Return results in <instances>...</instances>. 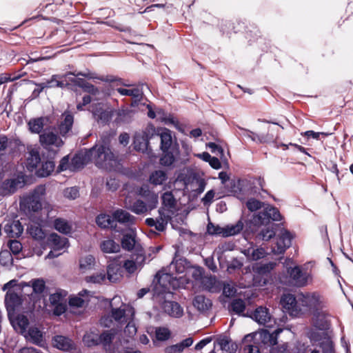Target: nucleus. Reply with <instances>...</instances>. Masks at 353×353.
Returning a JSON list of instances; mask_svg holds the SVG:
<instances>
[{
    "label": "nucleus",
    "instance_id": "ddd939ff",
    "mask_svg": "<svg viewBox=\"0 0 353 353\" xmlns=\"http://www.w3.org/2000/svg\"><path fill=\"white\" fill-rule=\"evenodd\" d=\"M108 341H111V336L109 335V332H102L100 335L98 332H86L83 338L84 344L88 347L101 343L105 350L108 344Z\"/></svg>",
    "mask_w": 353,
    "mask_h": 353
},
{
    "label": "nucleus",
    "instance_id": "f03ea898",
    "mask_svg": "<svg viewBox=\"0 0 353 353\" xmlns=\"http://www.w3.org/2000/svg\"><path fill=\"white\" fill-rule=\"evenodd\" d=\"M87 156L88 159L93 161L97 168L107 171L114 170L119 163L118 154L106 140L90 148L87 151Z\"/></svg>",
    "mask_w": 353,
    "mask_h": 353
},
{
    "label": "nucleus",
    "instance_id": "37998d69",
    "mask_svg": "<svg viewBox=\"0 0 353 353\" xmlns=\"http://www.w3.org/2000/svg\"><path fill=\"white\" fill-rule=\"evenodd\" d=\"M55 163L53 161H46L41 163V166L39 168L36 173L40 177H46L49 176L54 170Z\"/></svg>",
    "mask_w": 353,
    "mask_h": 353
},
{
    "label": "nucleus",
    "instance_id": "c03bdc74",
    "mask_svg": "<svg viewBox=\"0 0 353 353\" xmlns=\"http://www.w3.org/2000/svg\"><path fill=\"white\" fill-rule=\"evenodd\" d=\"M135 234L133 233H125L121 238V243L124 250L131 251L134 249L136 243Z\"/></svg>",
    "mask_w": 353,
    "mask_h": 353
},
{
    "label": "nucleus",
    "instance_id": "a878e982",
    "mask_svg": "<svg viewBox=\"0 0 353 353\" xmlns=\"http://www.w3.org/2000/svg\"><path fill=\"white\" fill-rule=\"evenodd\" d=\"M163 307L164 311L171 316L180 317L183 314V308L177 302L165 301Z\"/></svg>",
    "mask_w": 353,
    "mask_h": 353
},
{
    "label": "nucleus",
    "instance_id": "6e6552de",
    "mask_svg": "<svg viewBox=\"0 0 353 353\" xmlns=\"http://www.w3.org/2000/svg\"><path fill=\"white\" fill-rule=\"evenodd\" d=\"M45 193V185H38L31 194L23 199L20 203L21 206H23L29 211L34 212H38L41 209V199Z\"/></svg>",
    "mask_w": 353,
    "mask_h": 353
},
{
    "label": "nucleus",
    "instance_id": "603ef678",
    "mask_svg": "<svg viewBox=\"0 0 353 353\" xmlns=\"http://www.w3.org/2000/svg\"><path fill=\"white\" fill-rule=\"evenodd\" d=\"M162 204L165 207L174 208L176 206V201L172 192H164L161 196Z\"/></svg>",
    "mask_w": 353,
    "mask_h": 353
},
{
    "label": "nucleus",
    "instance_id": "bb28decb",
    "mask_svg": "<svg viewBox=\"0 0 353 353\" xmlns=\"http://www.w3.org/2000/svg\"><path fill=\"white\" fill-rule=\"evenodd\" d=\"M245 308L246 305L245 301L239 298L234 299L228 306V309L231 313H234L239 316H249L248 315H245L243 313Z\"/></svg>",
    "mask_w": 353,
    "mask_h": 353
},
{
    "label": "nucleus",
    "instance_id": "8fccbe9b",
    "mask_svg": "<svg viewBox=\"0 0 353 353\" xmlns=\"http://www.w3.org/2000/svg\"><path fill=\"white\" fill-rule=\"evenodd\" d=\"M129 209L136 214H143L148 211V206L143 201L137 199L131 205Z\"/></svg>",
    "mask_w": 353,
    "mask_h": 353
},
{
    "label": "nucleus",
    "instance_id": "338daca9",
    "mask_svg": "<svg viewBox=\"0 0 353 353\" xmlns=\"http://www.w3.org/2000/svg\"><path fill=\"white\" fill-rule=\"evenodd\" d=\"M12 256L8 251H1L0 252V263L3 265H8L12 261Z\"/></svg>",
    "mask_w": 353,
    "mask_h": 353
},
{
    "label": "nucleus",
    "instance_id": "4d7b16f0",
    "mask_svg": "<svg viewBox=\"0 0 353 353\" xmlns=\"http://www.w3.org/2000/svg\"><path fill=\"white\" fill-rule=\"evenodd\" d=\"M320 346L322 348V353H336L334 344L330 337H325L320 343Z\"/></svg>",
    "mask_w": 353,
    "mask_h": 353
},
{
    "label": "nucleus",
    "instance_id": "de8ad7c7",
    "mask_svg": "<svg viewBox=\"0 0 353 353\" xmlns=\"http://www.w3.org/2000/svg\"><path fill=\"white\" fill-rule=\"evenodd\" d=\"M46 118L39 117L30 119L28 123L30 130L33 133L39 134L41 132L45 124Z\"/></svg>",
    "mask_w": 353,
    "mask_h": 353
},
{
    "label": "nucleus",
    "instance_id": "9d476101",
    "mask_svg": "<svg viewBox=\"0 0 353 353\" xmlns=\"http://www.w3.org/2000/svg\"><path fill=\"white\" fill-rule=\"evenodd\" d=\"M300 301H301L302 314L307 310H313L314 313L321 311L322 305L319 294L313 293L304 295L301 294Z\"/></svg>",
    "mask_w": 353,
    "mask_h": 353
},
{
    "label": "nucleus",
    "instance_id": "bf43d9fd",
    "mask_svg": "<svg viewBox=\"0 0 353 353\" xmlns=\"http://www.w3.org/2000/svg\"><path fill=\"white\" fill-rule=\"evenodd\" d=\"M31 282L33 292L36 294H41L44 291L46 285L42 279H33Z\"/></svg>",
    "mask_w": 353,
    "mask_h": 353
},
{
    "label": "nucleus",
    "instance_id": "f704fd0d",
    "mask_svg": "<svg viewBox=\"0 0 353 353\" xmlns=\"http://www.w3.org/2000/svg\"><path fill=\"white\" fill-rule=\"evenodd\" d=\"M101 250L103 253H117L121 250V245L112 239H106L100 243Z\"/></svg>",
    "mask_w": 353,
    "mask_h": 353
},
{
    "label": "nucleus",
    "instance_id": "0e129e2a",
    "mask_svg": "<svg viewBox=\"0 0 353 353\" xmlns=\"http://www.w3.org/2000/svg\"><path fill=\"white\" fill-rule=\"evenodd\" d=\"M59 77V75H52L51 79L49 80H47V85H49V88H64L66 85V83H65L63 81L58 80V78Z\"/></svg>",
    "mask_w": 353,
    "mask_h": 353
},
{
    "label": "nucleus",
    "instance_id": "052dcab7",
    "mask_svg": "<svg viewBox=\"0 0 353 353\" xmlns=\"http://www.w3.org/2000/svg\"><path fill=\"white\" fill-rule=\"evenodd\" d=\"M8 248L10 252L14 254L17 255L21 252L23 246L21 242L16 239H10L8 242Z\"/></svg>",
    "mask_w": 353,
    "mask_h": 353
},
{
    "label": "nucleus",
    "instance_id": "dca6fc26",
    "mask_svg": "<svg viewBox=\"0 0 353 353\" xmlns=\"http://www.w3.org/2000/svg\"><path fill=\"white\" fill-rule=\"evenodd\" d=\"M288 272L296 286L302 287L307 284L309 275L306 272H303L299 266L288 268Z\"/></svg>",
    "mask_w": 353,
    "mask_h": 353
},
{
    "label": "nucleus",
    "instance_id": "4468645a",
    "mask_svg": "<svg viewBox=\"0 0 353 353\" xmlns=\"http://www.w3.org/2000/svg\"><path fill=\"white\" fill-rule=\"evenodd\" d=\"M332 317L323 311L314 313L312 324L317 331H329L332 328Z\"/></svg>",
    "mask_w": 353,
    "mask_h": 353
},
{
    "label": "nucleus",
    "instance_id": "680f3d73",
    "mask_svg": "<svg viewBox=\"0 0 353 353\" xmlns=\"http://www.w3.org/2000/svg\"><path fill=\"white\" fill-rule=\"evenodd\" d=\"M63 195L67 199H76L79 196V188L76 186L68 188L64 190Z\"/></svg>",
    "mask_w": 353,
    "mask_h": 353
},
{
    "label": "nucleus",
    "instance_id": "393cba45",
    "mask_svg": "<svg viewBox=\"0 0 353 353\" xmlns=\"http://www.w3.org/2000/svg\"><path fill=\"white\" fill-rule=\"evenodd\" d=\"M49 244L51 245L53 250L60 251L66 247L68 240L65 237H61L57 233H52L48 239Z\"/></svg>",
    "mask_w": 353,
    "mask_h": 353
},
{
    "label": "nucleus",
    "instance_id": "a19ab883",
    "mask_svg": "<svg viewBox=\"0 0 353 353\" xmlns=\"http://www.w3.org/2000/svg\"><path fill=\"white\" fill-rule=\"evenodd\" d=\"M86 159H88L87 152L85 155L76 154L71 159L70 170L74 172L83 168L85 165Z\"/></svg>",
    "mask_w": 353,
    "mask_h": 353
},
{
    "label": "nucleus",
    "instance_id": "ea45409f",
    "mask_svg": "<svg viewBox=\"0 0 353 353\" xmlns=\"http://www.w3.org/2000/svg\"><path fill=\"white\" fill-rule=\"evenodd\" d=\"M68 74H72L75 77L82 76V77H84L89 79H99L102 81H105V82H114V81H117V79L113 76H106L105 77H99L97 75L96 73L90 72H79L77 74H75L74 72H69L67 75H68Z\"/></svg>",
    "mask_w": 353,
    "mask_h": 353
},
{
    "label": "nucleus",
    "instance_id": "39448f33",
    "mask_svg": "<svg viewBox=\"0 0 353 353\" xmlns=\"http://www.w3.org/2000/svg\"><path fill=\"white\" fill-rule=\"evenodd\" d=\"M126 332H109L111 341H108L106 351L110 353H141L140 351H133L131 347V341L127 338Z\"/></svg>",
    "mask_w": 353,
    "mask_h": 353
},
{
    "label": "nucleus",
    "instance_id": "b1692460",
    "mask_svg": "<svg viewBox=\"0 0 353 353\" xmlns=\"http://www.w3.org/2000/svg\"><path fill=\"white\" fill-rule=\"evenodd\" d=\"M90 291L83 290L79 292L77 296H70L68 303L72 307H82L85 302H88L89 299L85 298L89 294Z\"/></svg>",
    "mask_w": 353,
    "mask_h": 353
},
{
    "label": "nucleus",
    "instance_id": "c85d7f7f",
    "mask_svg": "<svg viewBox=\"0 0 353 353\" xmlns=\"http://www.w3.org/2000/svg\"><path fill=\"white\" fill-rule=\"evenodd\" d=\"M192 304L201 312H206L212 305L211 300L203 295H196L193 299Z\"/></svg>",
    "mask_w": 353,
    "mask_h": 353
},
{
    "label": "nucleus",
    "instance_id": "f257e3e1",
    "mask_svg": "<svg viewBox=\"0 0 353 353\" xmlns=\"http://www.w3.org/2000/svg\"><path fill=\"white\" fill-rule=\"evenodd\" d=\"M245 205L251 212L263 208L258 214H253L250 220V223L254 225H265V228L256 234V239L267 241L277 236L276 241L272 245V252L274 254H284L287 248L292 245V236L288 230L283 228L282 224L270 223L271 221L281 220L282 216L278 208L254 198L249 199Z\"/></svg>",
    "mask_w": 353,
    "mask_h": 353
},
{
    "label": "nucleus",
    "instance_id": "412c9836",
    "mask_svg": "<svg viewBox=\"0 0 353 353\" xmlns=\"http://www.w3.org/2000/svg\"><path fill=\"white\" fill-rule=\"evenodd\" d=\"M214 345L219 346L225 353H236L237 349V345L230 337L223 335L216 338Z\"/></svg>",
    "mask_w": 353,
    "mask_h": 353
},
{
    "label": "nucleus",
    "instance_id": "f8f14e48",
    "mask_svg": "<svg viewBox=\"0 0 353 353\" xmlns=\"http://www.w3.org/2000/svg\"><path fill=\"white\" fill-rule=\"evenodd\" d=\"M230 192L238 199L242 200L252 189V183L247 179L231 180L230 181Z\"/></svg>",
    "mask_w": 353,
    "mask_h": 353
},
{
    "label": "nucleus",
    "instance_id": "e2e57ef3",
    "mask_svg": "<svg viewBox=\"0 0 353 353\" xmlns=\"http://www.w3.org/2000/svg\"><path fill=\"white\" fill-rule=\"evenodd\" d=\"M275 267V263L270 262L261 264L256 267V270L260 274H266L270 273Z\"/></svg>",
    "mask_w": 353,
    "mask_h": 353
},
{
    "label": "nucleus",
    "instance_id": "7c9ffc66",
    "mask_svg": "<svg viewBox=\"0 0 353 353\" xmlns=\"http://www.w3.org/2000/svg\"><path fill=\"white\" fill-rule=\"evenodd\" d=\"M237 128L241 131L240 132H239V135L244 136V137H251V134H252L254 136H256L257 139H258V142H259L261 143L271 142L274 139V136L272 134H269V133H268L267 134H256V133H254V132H252V131H250L249 130L243 128H241L240 126H237Z\"/></svg>",
    "mask_w": 353,
    "mask_h": 353
},
{
    "label": "nucleus",
    "instance_id": "20e7f679",
    "mask_svg": "<svg viewBox=\"0 0 353 353\" xmlns=\"http://www.w3.org/2000/svg\"><path fill=\"white\" fill-rule=\"evenodd\" d=\"M110 315L121 325L125 324L123 331H138L139 326L135 318V310L131 305L122 304L119 307H112Z\"/></svg>",
    "mask_w": 353,
    "mask_h": 353
},
{
    "label": "nucleus",
    "instance_id": "0eeeda50",
    "mask_svg": "<svg viewBox=\"0 0 353 353\" xmlns=\"http://www.w3.org/2000/svg\"><path fill=\"white\" fill-rule=\"evenodd\" d=\"M249 316L259 325H262L268 328H272L277 325L274 331H283L285 329L290 330V328L282 327L277 323L276 319L270 314V310L265 306L257 307L251 312Z\"/></svg>",
    "mask_w": 353,
    "mask_h": 353
},
{
    "label": "nucleus",
    "instance_id": "72a5a7b5",
    "mask_svg": "<svg viewBox=\"0 0 353 353\" xmlns=\"http://www.w3.org/2000/svg\"><path fill=\"white\" fill-rule=\"evenodd\" d=\"M244 255L250 261H257L265 256L266 252L263 248H249L243 251Z\"/></svg>",
    "mask_w": 353,
    "mask_h": 353
},
{
    "label": "nucleus",
    "instance_id": "1a4fd4ad",
    "mask_svg": "<svg viewBox=\"0 0 353 353\" xmlns=\"http://www.w3.org/2000/svg\"><path fill=\"white\" fill-rule=\"evenodd\" d=\"M301 294L298 299L290 293L283 294L281 298V304L290 315L292 316H298L302 314Z\"/></svg>",
    "mask_w": 353,
    "mask_h": 353
},
{
    "label": "nucleus",
    "instance_id": "6ab92c4d",
    "mask_svg": "<svg viewBox=\"0 0 353 353\" xmlns=\"http://www.w3.org/2000/svg\"><path fill=\"white\" fill-rule=\"evenodd\" d=\"M74 123V117L70 112L65 111L62 114V121L59 125V132L62 137H68L70 134Z\"/></svg>",
    "mask_w": 353,
    "mask_h": 353
},
{
    "label": "nucleus",
    "instance_id": "58836bf2",
    "mask_svg": "<svg viewBox=\"0 0 353 353\" xmlns=\"http://www.w3.org/2000/svg\"><path fill=\"white\" fill-rule=\"evenodd\" d=\"M53 226L56 230L64 234H68L72 231V225L67 220L62 218L55 219Z\"/></svg>",
    "mask_w": 353,
    "mask_h": 353
},
{
    "label": "nucleus",
    "instance_id": "69168bd1",
    "mask_svg": "<svg viewBox=\"0 0 353 353\" xmlns=\"http://www.w3.org/2000/svg\"><path fill=\"white\" fill-rule=\"evenodd\" d=\"M105 274L103 272H100L87 276L85 278V281L88 283H101L105 280Z\"/></svg>",
    "mask_w": 353,
    "mask_h": 353
},
{
    "label": "nucleus",
    "instance_id": "2f4dec72",
    "mask_svg": "<svg viewBox=\"0 0 353 353\" xmlns=\"http://www.w3.org/2000/svg\"><path fill=\"white\" fill-rule=\"evenodd\" d=\"M26 339L40 347L46 345L45 335L43 332H23Z\"/></svg>",
    "mask_w": 353,
    "mask_h": 353
},
{
    "label": "nucleus",
    "instance_id": "49530a36",
    "mask_svg": "<svg viewBox=\"0 0 353 353\" xmlns=\"http://www.w3.org/2000/svg\"><path fill=\"white\" fill-rule=\"evenodd\" d=\"M260 339L264 345L273 346L277 343V336L279 332H259Z\"/></svg>",
    "mask_w": 353,
    "mask_h": 353
},
{
    "label": "nucleus",
    "instance_id": "2eb2a0df",
    "mask_svg": "<svg viewBox=\"0 0 353 353\" xmlns=\"http://www.w3.org/2000/svg\"><path fill=\"white\" fill-rule=\"evenodd\" d=\"M24 184L23 176L6 179L0 185V194L3 196L12 194L19 188H22Z\"/></svg>",
    "mask_w": 353,
    "mask_h": 353
},
{
    "label": "nucleus",
    "instance_id": "a18cd8bd",
    "mask_svg": "<svg viewBox=\"0 0 353 353\" xmlns=\"http://www.w3.org/2000/svg\"><path fill=\"white\" fill-rule=\"evenodd\" d=\"M243 229V223L239 220L235 224L227 225L224 227L225 237L236 235Z\"/></svg>",
    "mask_w": 353,
    "mask_h": 353
},
{
    "label": "nucleus",
    "instance_id": "864d4df0",
    "mask_svg": "<svg viewBox=\"0 0 353 353\" xmlns=\"http://www.w3.org/2000/svg\"><path fill=\"white\" fill-rule=\"evenodd\" d=\"M223 289L222 295L226 298H230L235 296L236 293V289L231 283L225 281H221L219 290Z\"/></svg>",
    "mask_w": 353,
    "mask_h": 353
},
{
    "label": "nucleus",
    "instance_id": "4be33fe9",
    "mask_svg": "<svg viewBox=\"0 0 353 353\" xmlns=\"http://www.w3.org/2000/svg\"><path fill=\"white\" fill-rule=\"evenodd\" d=\"M92 114L94 119L98 123L103 125L108 124L112 119L113 116V111L112 110H103L99 104L92 110Z\"/></svg>",
    "mask_w": 353,
    "mask_h": 353
},
{
    "label": "nucleus",
    "instance_id": "3c124183",
    "mask_svg": "<svg viewBox=\"0 0 353 353\" xmlns=\"http://www.w3.org/2000/svg\"><path fill=\"white\" fill-rule=\"evenodd\" d=\"M28 231L34 239L43 240L45 238V234L42 228L39 225H30L28 227Z\"/></svg>",
    "mask_w": 353,
    "mask_h": 353
},
{
    "label": "nucleus",
    "instance_id": "4c0bfd02",
    "mask_svg": "<svg viewBox=\"0 0 353 353\" xmlns=\"http://www.w3.org/2000/svg\"><path fill=\"white\" fill-rule=\"evenodd\" d=\"M41 162V157L37 150H32L29 152V156L26 159V167L30 172H32L37 168L38 164Z\"/></svg>",
    "mask_w": 353,
    "mask_h": 353
},
{
    "label": "nucleus",
    "instance_id": "13d9d810",
    "mask_svg": "<svg viewBox=\"0 0 353 353\" xmlns=\"http://www.w3.org/2000/svg\"><path fill=\"white\" fill-rule=\"evenodd\" d=\"M221 281H218L215 277H210L205 282L206 288L211 292H215L219 290Z\"/></svg>",
    "mask_w": 353,
    "mask_h": 353
},
{
    "label": "nucleus",
    "instance_id": "c9c22d12",
    "mask_svg": "<svg viewBox=\"0 0 353 353\" xmlns=\"http://www.w3.org/2000/svg\"><path fill=\"white\" fill-rule=\"evenodd\" d=\"M167 179V172L162 170L153 171L149 176V182L154 185H162Z\"/></svg>",
    "mask_w": 353,
    "mask_h": 353
},
{
    "label": "nucleus",
    "instance_id": "e433bc0d",
    "mask_svg": "<svg viewBox=\"0 0 353 353\" xmlns=\"http://www.w3.org/2000/svg\"><path fill=\"white\" fill-rule=\"evenodd\" d=\"M149 139L148 134L136 135L134 138V147L138 151H146L149 148Z\"/></svg>",
    "mask_w": 353,
    "mask_h": 353
},
{
    "label": "nucleus",
    "instance_id": "c756f323",
    "mask_svg": "<svg viewBox=\"0 0 353 353\" xmlns=\"http://www.w3.org/2000/svg\"><path fill=\"white\" fill-rule=\"evenodd\" d=\"M96 223L101 228H113L117 226L112 214H100L96 217Z\"/></svg>",
    "mask_w": 353,
    "mask_h": 353
},
{
    "label": "nucleus",
    "instance_id": "473e14b6",
    "mask_svg": "<svg viewBox=\"0 0 353 353\" xmlns=\"http://www.w3.org/2000/svg\"><path fill=\"white\" fill-rule=\"evenodd\" d=\"M54 345L58 349L66 351L74 347L73 342L70 339L61 335L54 336Z\"/></svg>",
    "mask_w": 353,
    "mask_h": 353
},
{
    "label": "nucleus",
    "instance_id": "5fc2aeb1",
    "mask_svg": "<svg viewBox=\"0 0 353 353\" xmlns=\"http://www.w3.org/2000/svg\"><path fill=\"white\" fill-rule=\"evenodd\" d=\"M207 232L212 236L225 237L224 227L210 222L207 225Z\"/></svg>",
    "mask_w": 353,
    "mask_h": 353
},
{
    "label": "nucleus",
    "instance_id": "6e6d98bb",
    "mask_svg": "<svg viewBox=\"0 0 353 353\" xmlns=\"http://www.w3.org/2000/svg\"><path fill=\"white\" fill-rule=\"evenodd\" d=\"M117 91L122 96H130L132 98H139L141 94H143L142 90L139 88L134 89H125L119 88L117 89Z\"/></svg>",
    "mask_w": 353,
    "mask_h": 353
},
{
    "label": "nucleus",
    "instance_id": "cd10ccee",
    "mask_svg": "<svg viewBox=\"0 0 353 353\" xmlns=\"http://www.w3.org/2000/svg\"><path fill=\"white\" fill-rule=\"evenodd\" d=\"M114 223L119 222L120 223H133L134 216L131 215L128 212L123 209H117L112 212Z\"/></svg>",
    "mask_w": 353,
    "mask_h": 353
},
{
    "label": "nucleus",
    "instance_id": "a211bd4d",
    "mask_svg": "<svg viewBox=\"0 0 353 353\" xmlns=\"http://www.w3.org/2000/svg\"><path fill=\"white\" fill-rule=\"evenodd\" d=\"M23 231V227L19 220H8L3 227V232L8 238H17Z\"/></svg>",
    "mask_w": 353,
    "mask_h": 353
},
{
    "label": "nucleus",
    "instance_id": "f3484780",
    "mask_svg": "<svg viewBox=\"0 0 353 353\" xmlns=\"http://www.w3.org/2000/svg\"><path fill=\"white\" fill-rule=\"evenodd\" d=\"M39 141L41 145L44 148L50 145H54L57 148H60L63 145V141L59 138L57 134L52 132L44 131L39 135Z\"/></svg>",
    "mask_w": 353,
    "mask_h": 353
},
{
    "label": "nucleus",
    "instance_id": "423d86ee",
    "mask_svg": "<svg viewBox=\"0 0 353 353\" xmlns=\"http://www.w3.org/2000/svg\"><path fill=\"white\" fill-rule=\"evenodd\" d=\"M126 332H109L111 341H108L106 351L110 353H141L140 351H133L131 347V341L127 338Z\"/></svg>",
    "mask_w": 353,
    "mask_h": 353
},
{
    "label": "nucleus",
    "instance_id": "5701e85b",
    "mask_svg": "<svg viewBox=\"0 0 353 353\" xmlns=\"http://www.w3.org/2000/svg\"><path fill=\"white\" fill-rule=\"evenodd\" d=\"M11 325L13 329L17 331L20 329V331H27L26 329L29 325V320L28 317L23 314H18L14 319H12L10 315L8 316ZM28 331H40L38 328L29 329Z\"/></svg>",
    "mask_w": 353,
    "mask_h": 353
},
{
    "label": "nucleus",
    "instance_id": "774afa93",
    "mask_svg": "<svg viewBox=\"0 0 353 353\" xmlns=\"http://www.w3.org/2000/svg\"><path fill=\"white\" fill-rule=\"evenodd\" d=\"M70 162L69 155H66L61 159L59 165L57 167V172H61L66 170H70Z\"/></svg>",
    "mask_w": 353,
    "mask_h": 353
},
{
    "label": "nucleus",
    "instance_id": "9b49d317",
    "mask_svg": "<svg viewBox=\"0 0 353 353\" xmlns=\"http://www.w3.org/2000/svg\"><path fill=\"white\" fill-rule=\"evenodd\" d=\"M172 276L168 273L159 272L156 274L153 281L154 285L153 291L154 294L161 296L169 291V285Z\"/></svg>",
    "mask_w": 353,
    "mask_h": 353
},
{
    "label": "nucleus",
    "instance_id": "09e8293b",
    "mask_svg": "<svg viewBox=\"0 0 353 353\" xmlns=\"http://www.w3.org/2000/svg\"><path fill=\"white\" fill-rule=\"evenodd\" d=\"M95 262V259L92 255H87L85 257H82L79 260V268L82 271H86L91 270Z\"/></svg>",
    "mask_w": 353,
    "mask_h": 353
},
{
    "label": "nucleus",
    "instance_id": "79ce46f5",
    "mask_svg": "<svg viewBox=\"0 0 353 353\" xmlns=\"http://www.w3.org/2000/svg\"><path fill=\"white\" fill-rule=\"evenodd\" d=\"M121 266L116 262H112L107 266V277L110 282L117 281L119 276Z\"/></svg>",
    "mask_w": 353,
    "mask_h": 353
},
{
    "label": "nucleus",
    "instance_id": "7ed1b4c3",
    "mask_svg": "<svg viewBox=\"0 0 353 353\" xmlns=\"http://www.w3.org/2000/svg\"><path fill=\"white\" fill-rule=\"evenodd\" d=\"M159 137L160 149L162 151V156L160 158V163L164 166L172 165L179 158L180 154L179 145L176 139L172 137V132L167 128L158 130L156 134Z\"/></svg>",
    "mask_w": 353,
    "mask_h": 353
},
{
    "label": "nucleus",
    "instance_id": "aec40b11",
    "mask_svg": "<svg viewBox=\"0 0 353 353\" xmlns=\"http://www.w3.org/2000/svg\"><path fill=\"white\" fill-rule=\"evenodd\" d=\"M22 304L21 296L15 292L8 291L5 296V305L8 316Z\"/></svg>",
    "mask_w": 353,
    "mask_h": 353
}]
</instances>
